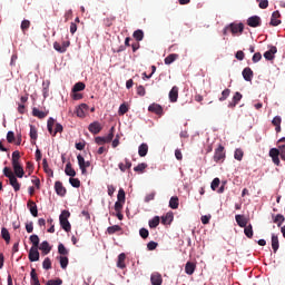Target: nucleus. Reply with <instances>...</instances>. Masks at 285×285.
Here are the masks:
<instances>
[{
	"instance_id": "nucleus-25",
	"label": "nucleus",
	"mask_w": 285,
	"mask_h": 285,
	"mask_svg": "<svg viewBox=\"0 0 285 285\" xmlns=\"http://www.w3.org/2000/svg\"><path fill=\"white\" fill-rule=\"evenodd\" d=\"M118 168H119V170H121V173H126V168L128 170H130L132 168V163H130V160L128 158H126L125 165H124V163H119Z\"/></svg>"
},
{
	"instance_id": "nucleus-61",
	"label": "nucleus",
	"mask_w": 285,
	"mask_h": 285,
	"mask_svg": "<svg viewBox=\"0 0 285 285\" xmlns=\"http://www.w3.org/2000/svg\"><path fill=\"white\" fill-rule=\"evenodd\" d=\"M278 155H281L279 154V149H277V148H272L271 150H269V157L273 159V158H275V157H278Z\"/></svg>"
},
{
	"instance_id": "nucleus-51",
	"label": "nucleus",
	"mask_w": 285,
	"mask_h": 285,
	"mask_svg": "<svg viewBox=\"0 0 285 285\" xmlns=\"http://www.w3.org/2000/svg\"><path fill=\"white\" fill-rule=\"evenodd\" d=\"M230 97V89H224L222 91V97L218 99L219 101H226Z\"/></svg>"
},
{
	"instance_id": "nucleus-29",
	"label": "nucleus",
	"mask_w": 285,
	"mask_h": 285,
	"mask_svg": "<svg viewBox=\"0 0 285 285\" xmlns=\"http://www.w3.org/2000/svg\"><path fill=\"white\" fill-rule=\"evenodd\" d=\"M117 267L126 268V254L121 253L118 255Z\"/></svg>"
},
{
	"instance_id": "nucleus-55",
	"label": "nucleus",
	"mask_w": 285,
	"mask_h": 285,
	"mask_svg": "<svg viewBox=\"0 0 285 285\" xmlns=\"http://www.w3.org/2000/svg\"><path fill=\"white\" fill-rule=\"evenodd\" d=\"M256 1L261 10H266V8H268V0H256Z\"/></svg>"
},
{
	"instance_id": "nucleus-43",
	"label": "nucleus",
	"mask_w": 285,
	"mask_h": 285,
	"mask_svg": "<svg viewBox=\"0 0 285 285\" xmlns=\"http://www.w3.org/2000/svg\"><path fill=\"white\" fill-rule=\"evenodd\" d=\"M69 184H71L72 188H80L81 186V180L79 178H69Z\"/></svg>"
},
{
	"instance_id": "nucleus-27",
	"label": "nucleus",
	"mask_w": 285,
	"mask_h": 285,
	"mask_svg": "<svg viewBox=\"0 0 285 285\" xmlns=\"http://www.w3.org/2000/svg\"><path fill=\"white\" fill-rule=\"evenodd\" d=\"M138 155H139V157H146L148 155V144L142 142L138 147Z\"/></svg>"
},
{
	"instance_id": "nucleus-49",
	"label": "nucleus",
	"mask_w": 285,
	"mask_h": 285,
	"mask_svg": "<svg viewBox=\"0 0 285 285\" xmlns=\"http://www.w3.org/2000/svg\"><path fill=\"white\" fill-rule=\"evenodd\" d=\"M234 159H236L237 161H242V159H244V150L236 149L234 154Z\"/></svg>"
},
{
	"instance_id": "nucleus-48",
	"label": "nucleus",
	"mask_w": 285,
	"mask_h": 285,
	"mask_svg": "<svg viewBox=\"0 0 285 285\" xmlns=\"http://www.w3.org/2000/svg\"><path fill=\"white\" fill-rule=\"evenodd\" d=\"M42 267L45 268V271H50V268H52V261H50L49 257L45 258V261L42 262Z\"/></svg>"
},
{
	"instance_id": "nucleus-26",
	"label": "nucleus",
	"mask_w": 285,
	"mask_h": 285,
	"mask_svg": "<svg viewBox=\"0 0 285 285\" xmlns=\"http://www.w3.org/2000/svg\"><path fill=\"white\" fill-rule=\"evenodd\" d=\"M177 59H179V55L177 53H170L165 58V65L166 66H170V63H175V61H177Z\"/></svg>"
},
{
	"instance_id": "nucleus-41",
	"label": "nucleus",
	"mask_w": 285,
	"mask_h": 285,
	"mask_svg": "<svg viewBox=\"0 0 285 285\" xmlns=\"http://www.w3.org/2000/svg\"><path fill=\"white\" fill-rule=\"evenodd\" d=\"M160 218L159 216H155L149 220V228H157L159 226Z\"/></svg>"
},
{
	"instance_id": "nucleus-39",
	"label": "nucleus",
	"mask_w": 285,
	"mask_h": 285,
	"mask_svg": "<svg viewBox=\"0 0 285 285\" xmlns=\"http://www.w3.org/2000/svg\"><path fill=\"white\" fill-rule=\"evenodd\" d=\"M121 230V226L119 225H114L107 228L108 235H115V233H119Z\"/></svg>"
},
{
	"instance_id": "nucleus-8",
	"label": "nucleus",
	"mask_w": 285,
	"mask_h": 285,
	"mask_svg": "<svg viewBox=\"0 0 285 285\" xmlns=\"http://www.w3.org/2000/svg\"><path fill=\"white\" fill-rule=\"evenodd\" d=\"M148 111L154 112V115H158V117H161V115H164V107H161V105L159 104L154 102L149 105Z\"/></svg>"
},
{
	"instance_id": "nucleus-6",
	"label": "nucleus",
	"mask_w": 285,
	"mask_h": 285,
	"mask_svg": "<svg viewBox=\"0 0 285 285\" xmlns=\"http://www.w3.org/2000/svg\"><path fill=\"white\" fill-rule=\"evenodd\" d=\"M88 130L91 132V135H99V132L104 130V127L101 126V122L94 121L89 125Z\"/></svg>"
},
{
	"instance_id": "nucleus-11",
	"label": "nucleus",
	"mask_w": 285,
	"mask_h": 285,
	"mask_svg": "<svg viewBox=\"0 0 285 285\" xmlns=\"http://www.w3.org/2000/svg\"><path fill=\"white\" fill-rule=\"evenodd\" d=\"M27 208L30 210L32 217H39V209L37 208V203L33 200H28Z\"/></svg>"
},
{
	"instance_id": "nucleus-5",
	"label": "nucleus",
	"mask_w": 285,
	"mask_h": 285,
	"mask_svg": "<svg viewBox=\"0 0 285 285\" xmlns=\"http://www.w3.org/2000/svg\"><path fill=\"white\" fill-rule=\"evenodd\" d=\"M229 32H232V35L235 37L237 35H242L244 32V23L239 22V23H235L232 22L229 24Z\"/></svg>"
},
{
	"instance_id": "nucleus-21",
	"label": "nucleus",
	"mask_w": 285,
	"mask_h": 285,
	"mask_svg": "<svg viewBox=\"0 0 285 285\" xmlns=\"http://www.w3.org/2000/svg\"><path fill=\"white\" fill-rule=\"evenodd\" d=\"M197 268V265L193 262H187L185 265V273L187 275H193Z\"/></svg>"
},
{
	"instance_id": "nucleus-38",
	"label": "nucleus",
	"mask_w": 285,
	"mask_h": 285,
	"mask_svg": "<svg viewBox=\"0 0 285 285\" xmlns=\"http://www.w3.org/2000/svg\"><path fill=\"white\" fill-rule=\"evenodd\" d=\"M117 199H118L117 202L126 204V191L124 190V188H120L118 190Z\"/></svg>"
},
{
	"instance_id": "nucleus-37",
	"label": "nucleus",
	"mask_w": 285,
	"mask_h": 285,
	"mask_svg": "<svg viewBox=\"0 0 285 285\" xmlns=\"http://www.w3.org/2000/svg\"><path fill=\"white\" fill-rule=\"evenodd\" d=\"M244 234L246 235V237H248V239H253V225H246L244 227Z\"/></svg>"
},
{
	"instance_id": "nucleus-57",
	"label": "nucleus",
	"mask_w": 285,
	"mask_h": 285,
	"mask_svg": "<svg viewBox=\"0 0 285 285\" xmlns=\"http://www.w3.org/2000/svg\"><path fill=\"white\" fill-rule=\"evenodd\" d=\"M139 235L142 239H148V236L150 235V233L148 232V229L146 228H140L139 230Z\"/></svg>"
},
{
	"instance_id": "nucleus-62",
	"label": "nucleus",
	"mask_w": 285,
	"mask_h": 285,
	"mask_svg": "<svg viewBox=\"0 0 285 285\" xmlns=\"http://www.w3.org/2000/svg\"><path fill=\"white\" fill-rule=\"evenodd\" d=\"M28 28H30V22H29V20H23V21L21 22V30H22V32H26V30H28Z\"/></svg>"
},
{
	"instance_id": "nucleus-3",
	"label": "nucleus",
	"mask_w": 285,
	"mask_h": 285,
	"mask_svg": "<svg viewBox=\"0 0 285 285\" xmlns=\"http://www.w3.org/2000/svg\"><path fill=\"white\" fill-rule=\"evenodd\" d=\"M77 160H78V166L81 170V175H88V170L87 168H90V161H86V159L83 158V156H81V154H79L77 156Z\"/></svg>"
},
{
	"instance_id": "nucleus-24",
	"label": "nucleus",
	"mask_w": 285,
	"mask_h": 285,
	"mask_svg": "<svg viewBox=\"0 0 285 285\" xmlns=\"http://www.w3.org/2000/svg\"><path fill=\"white\" fill-rule=\"evenodd\" d=\"M32 116L38 117V119H46L48 112L39 110L37 107L32 108Z\"/></svg>"
},
{
	"instance_id": "nucleus-42",
	"label": "nucleus",
	"mask_w": 285,
	"mask_h": 285,
	"mask_svg": "<svg viewBox=\"0 0 285 285\" xmlns=\"http://www.w3.org/2000/svg\"><path fill=\"white\" fill-rule=\"evenodd\" d=\"M112 139H115V127H111L109 134L105 136V141H107V144H110Z\"/></svg>"
},
{
	"instance_id": "nucleus-50",
	"label": "nucleus",
	"mask_w": 285,
	"mask_h": 285,
	"mask_svg": "<svg viewBox=\"0 0 285 285\" xmlns=\"http://www.w3.org/2000/svg\"><path fill=\"white\" fill-rule=\"evenodd\" d=\"M59 262H60L61 268H63V269L68 268L69 261H68L67 256H60Z\"/></svg>"
},
{
	"instance_id": "nucleus-52",
	"label": "nucleus",
	"mask_w": 285,
	"mask_h": 285,
	"mask_svg": "<svg viewBox=\"0 0 285 285\" xmlns=\"http://www.w3.org/2000/svg\"><path fill=\"white\" fill-rule=\"evenodd\" d=\"M47 128H48V131L50 132V135H52L53 128H55V118H49L48 119Z\"/></svg>"
},
{
	"instance_id": "nucleus-10",
	"label": "nucleus",
	"mask_w": 285,
	"mask_h": 285,
	"mask_svg": "<svg viewBox=\"0 0 285 285\" xmlns=\"http://www.w3.org/2000/svg\"><path fill=\"white\" fill-rule=\"evenodd\" d=\"M55 190H56V194L59 195V197H66V187H63V183L57 180L55 183Z\"/></svg>"
},
{
	"instance_id": "nucleus-12",
	"label": "nucleus",
	"mask_w": 285,
	"mask_h": 285,
	"mask_svg": "<svg viewBox=\"0 0 285 285\" xmlns=\"http://www.w3.org/2000/svg\"><path fill=\"white\" fill-rule=\"evenodd\" d=\"M281 17L282 14L279 13V11H274L272 13L269 26H274V27L279 26V23H282V20H279Z\"/></svg>"
},
{
	"instance_id": "nucleus-18",
	"label": "nucleus",
	"mask_w": 285,
	"mask_h": 285,
	"mask_svg": "<svg viewBox=\"0 0 285 285\" xmlns=\"http://www.w3.org/2000/svg\"><path fill=\"white\" fill-rule=\"evenodd\" d=\"M235 219H236V224H238L240 228H246V226L248 225V219H246L244 215H236Z\"/></svg>"
},
{
	"instance_id": "nucleus-54",
	"label": "nucleus",
	"mask_w": 285,
	"mask_h": 285,
	"mask_svg": "<svg viewBox=\"0 0 285 285\" xmlns=\"http://www.w3.org/2000/svg\"><path fill=\"white\" fill-rule=\"evenodd\" d=\"M219 184H222V180H219V178H214L210 185L212 190H217V188H219Z\"/></svg>"
},
{
	"instance_id": "nucleus-33",
	"label": "nucleus",
	"mask_w": 285,
	"mask_h": 285,
	"mask_svg": "<svg viewBox=\"0 0 285 285\" xmlns=\"http://www.w3.org/2000/svg\"><path fill=\"white\" fill-rule=\"evenodd\" d=\"M175 216L173 215V213H167L165 216L161 217V224H171Z\"/></svg>"
},
{
	"instance_id": "nucleus-20",
	"label": "nucleus",
	"mask_w": 285,
	"mask_h": 285,
	"mask_svg": "<svg viewBox=\"0 0 285 285\" xmlns=\"http://www.w3.org/2000/svg\"><path fill=\"white\" fill-rule=\"evenodd\" d=\"M29 261L30 262H39V248H30Z\"/></svg>"
},
{
	"instance_id": "nucleus-64",
	"label": "nucleus",
	"mask_w": 285,
	"mask_h": 285,
	"mask_svg": "<svg viewBox=\"0 0 285 285\" xmlns=\"http://www.w3.org/2000/svg\"><path fill=\"white\" fill-rule=\"evenodd\" d=\"M70 217V212L68 210H62L60 216H59V220L61 219H68Z\"/></svg>"
},
{
	"instance_id": "nucleus-16",
	"label": "nucleus",
	"mask_w": 285,
	"mask_h": 285,
	"mask_svg": "<svg viewBox=\"0 0 285 285\" xmlns=\"http://www.w3.org/2000/svg\"><path fill=\"white\" fill-rule=\"evenodd\" d=\"M38 248L39 250H42V255H48L50 250H52V247L48 240H43Z\"/></svg>"
},
{
	"instance_id": "nucleus-59",
	"label": "nucleus",
	"mask_w": 285,
	"mask_h": 285,
	"mask_svg": "<svg viewBox=\"0 0 285 285\" xmlns=\"http://www.w3.org/2000/svg\"><path fill=\"white\" fill-rule=\"evenodd\" d=\"M61 284H63V281L61 278L50 279L47 282V285H61Z\"/></svg>"
},
{
	"instance_id": "nucleus-56",
	"label": "nucleus",
	"mask_w": 285,
	"mask_h": 285,
	"mask_svg": "<svg viewBox=\"0 0 285 285\" xmlns=\"http://www.w3.org/2000/svg\"><path fill=\"white\" fill-rule=\"evenodd\" d=\"M58 253H59V255H68V250H67L66 246L61 243L58 245Z\"/></svg>"
},
{
	"instance_id": "nucleus-40",
	"label": "nucleus",
	"mask_w": 285,
	"mask_h": 285,
	"mask_svg": "<svg viewBox=\"0 0 285 285\" xmlns=\"http://www.w3.org/2000/svg\"><path fill=\"white\" fill-rule=\"evenodd\" d=\"M148 168V164L140 163L136 167H134L135 173H144Z\"/></svg>"
},
{
	"instance_id": "nucleus-17",
	"label": "nucleus",
	"mask_w": 285,
	"mask_h": 285,
	"mask_svg": "<svg viewBox=\"0 0 285 285\" xmlns=\"http://www.w3.org/2000/svg\"><path fill=\"white\" fill-rule=\"evenodd\" d=\"M86 110H88V105L81 104L76 108V115L77 117L83 118L86 117Z\"/></svg>"
},
{
	"instance_id": "nucleus-58",
	"label": "nucleus",
	"mask_w": 285,
	"mask_h": 285,
	"mask_svg": "<svg viewBox=\"0 0 285 285\" xmlns=\"http://www.w3.org/2000/svg\"><path fill=\"white\" fill-rule=\"evenodd\" d=\"M252 61L253 63H259V61H262V53L261 52L254 53V56L252 57Z\"/></svg>"
},
{
	"instance_id": "nucleus-9",
	"label": "nucleus",
	"mask_w": 285,
	"mask_h": 285,
	"mask_svg": "<svg viewBox=\"0 0 285 285\" xmlns=\"http://www.w3.org/2000/svg\"><path fill=\"white\" fill-rule=\"evenodd\" d=\"M275 55H277V47L272 46L269 48V50L265 51L263 57L267 60V61H273V59H275Z\"/></svg>"
},
{
	"instance_id": "nucleus-53",
	"label": "nucleus",
	"mask_w": 285,
	"mask_h": 285,
	"mask_svg": "<svg viewBox=\"0 0 285 285\" xmlns=\"http://www.w3.org/2000/svg\"><path fill=\"white\" fill-rule=\"evenodd\" d=\"M53 48L55 50H57V52L63 53L66 52V47H63L61 43L59 42H53Z\"/></svg>"
},
{
	"instance_id": "nucleus-23",
	"label": "nucleus",
	"mask_w": 285,
	"mask_h": 285,
	"mask_svg": "<svg viewBox=\"0 0 285 285\" xmlns=\"http://www.w3.org/2000/svg\"><path fill=\"white\" fill-rule=\"evenodd\" d=\"M65 174L68 177H76L77 176V171H75V168H72V164L71 163H67V165L65 167Z\"/></svg>"
},
{
	"instance_id": "nucleus-31",
	"label": "nucleus",
	"mask_w": 285,
	"mask_h": 285,
	"mask_svg": "<svg viewBox=\"0 0 285 285\" xmlns=\"http://www.w3.org/2000/svg\"><path fill=\"white\" fill-rule=\"evenodd\" d=\"M60 226L66 233H70V230H72V226L68 219H61Z\"/></svg>"
},
{
	"instance_id": "nucleus-63",
	"label": "nucleus",
	"mask_w": 285,
	"mask_h": 285,
	"mask_svg": "<svg viewBox=\"0 0 285 285\" xmlns=\"http://www.w3.org/2000/svg\"><path fill=\"white\" fill-rule=\"evenodd\" d=\"M70 217V212L68 210H62L60 216H59V220L61 219H68Z\"/></svg>"
},
{
	"instance_id": "nucleus-60",
	"label": "nucleus",
	"mask_w": 285,
	"mask_h": 285,
	"mask_svg": "<svg viewBox=\"0 0 285 285\" xmlns=\"http://www.w3.org/2000/svg\"><path fill=\"white\" fill-rule=\"evenodd\" d=\"M128 112V106L126 104L120 105L118 115H126Z\"/></svg>"
},
{
	"instance_id": "nucleus-46",
	"label": "nucleus",
	"mask_w": 285,
	"mask_h": 285,
	"mask_svg": "<svg viewBox=\"0 0 285 285\" xmlns=\"http://www.w3.org/2000/svg\"><path fill=\"white\" fill-rule=\"evenodd\" d=\"M115 16H110L108 18L104 19V24L106 26V28H110V26H112V23H115Z\"/></svg>"
},
{
	"instance_id": "nucleus-7",
	"label": "nucleus",
	"mask_w": 285,
	"mask_h": 285,
	"mask_svg": "<svg viewBox=\"0 0 285 285\" xmlns=\"http://www.w3.org/2000/svg\"><path fill=\"white\" fill-rule=\"evenodd\" d=\"M247 26L249 28H259L262 26V18L259 16H252L247 19Z\"/></svg>"
},
{
	"instance_id": "nucleus-2",
	"label": "nucleus",
	"mask_w": 285,
	"mask_h": 285,
	"mask_svg": "<svg viewBox=\"0 0 285 285\" xmlns=\"http://www.w3.org/2000/svg\"><path fill=\"white\" fill-rule=\"evenodd\" d=\"M213 159L216 164H224L226 160V151L223 145H219L218 148L215 149Z\"/></svg>"
},
{
	"instance_id": "nucleus-36",
	"label": "nucleus",
	"mask_w": 285,
	"mask_h": 285,
	"mask_svg": "<svg viewBox=\"0 0 285 285\" xmlns=\"http://www.w3.org/2000/svg\"><path fill=\"white\" fill-rule=\"evenodd\" d=\"M82 90H86V83H83V82H77L72 87V92H81Z\"/></svg>"
},
{
	"instance_id": "nucleus-34",
	"label": "nucleus",
	"mask_w": 285,
	"mask_h": 285,
	"mask_svg": "<svg viewBox=\"0 0 285 285\" xmlns=\"http://www.w3.org/2000/svg\"><path fill=\"white\" fill-rule=\"evenodd\" d=\"M1 237L4 239L6 244H10V232H8V228H1Z\"/></svg>"
},
{
	"instance_id": "nucleus-1",
	"label": "nucleus",
	"mask_w": 285,
	"mask_h": 285,
	"mask_svg": "<svg viewBox=\"0 0 285 285\" xmlns=\"http://www.w3.org/2000/svg\"><path fill=\"white\" fill-rule=\"evenodd\" d=\"M4 177L9 178V184L12 186L13 190L16 193H19L21 190V184H19V180L17 179V176L14 173H12V168L4 167L2 170Z\"/></svg>"
},
{
	"instance_id": "nucleus-15",
	"label": "nucleus",
	"mask_w": 285,
	"mask_h": 285,
	"mask_svg": "<svg viewBox=\"0 0 285 285\" xmlns=\"http://www.w3.org/2000/svg\"><path fill=\"white\" fill-rule=\"evenodd\" d=\"M242 94L239 91H236L235 95L233 96L232 101L228 104V108H235L239 101H242Z\"/></svg>"
},
{
	"instance_id": "nucleus-35",
	"label": "nucleus",
	"mask_w": 285,
	"mask_h": 285,
	"mask_svg": "<svg viewBox=\"0 0 285 285\" xmlns=\"http://www.w3.org/2000/svg\"><path fill=\"white\" fill-rule=\"evenodd\" d=\"M19 163H21V153H19V150H16L12 153L11 164H19Z\"/></svg>"
},
{
	"instance_id": "nucleus-4",
	"label": "nucleus",
	"mask_w": 285,
	"mask_h": 285,
	"mask_svg": "<svg viewBox=\"0 0 285 285\" xmlns=\"http://www.w3.org/2000/svg\"><path fill=\"white\" fill-rule=\"evenodd\" d=\"M12 168H13V175L16 177H18V179H23V175H26V170H23V166L21 165V163H13L11 164Z\"/></svg>"
},
{
	"instance_id": "nucleus-47",
	"label": "nucleus",
	"mask_w": 285,
	"mask_h": 285,
	"mask_svg": "<svg viewBox=\"0 0 285 285\" xmlns=\"http://www.w3.org/2000/svg\"><path fill=\"white\" fill-rule=\"evenodd\" d=\"M37 127H35L33 125H30V138L32 139V141H37Z\"/></svg>"
},
{
	"instance_id": "nucleus-22",
	"label": "nucleus",
	"mask_w": 285,
	"mask_h": 285,
	"mask_svg": "<svg viewBox=\"0 0 285 285\" xmlns=\"http://www.w3.org/2000/svg\"><path fill=\"white\" fill-rule=\"evenodd\" d=\"M253 69H250V67H246L243 70V79H245V81H253Z\"/></svg>"
},
{
	"instance_id": "nucleus-45",
	"label": "nucleus",
	"mask_w": 285,
	"mask_h": 285,
	"mask_svg": "<svg viewBox=\"0 0 285 285\" xmlns=\"http://www.w3.org/2000/svg\"><path fill=\"white\" fill-rule=\"evenodd\" d=\"M284 220L285 218L284 215L282 214H278L274 217V224H277L278 227L282 226V224H284Z\"/></svg>"
},
{
	"instance_id": "nucleus-44",
	"label": "nucleus",
	"mask_w": 285,
	"mask_h": 285,
	"mask_svg": "<svg viewBox=\"0 0 285 285\" xmlns=\"http://www.w3.org/2000/svg\"><path fill=\"white\" fill-rule=\"evenodd\" d=\"M134 38L136 41H144V31L141 29H138L134 32Z\"/></svg>"
},
{
	"instance_id": "nucleus-28",
	"label": "nucleus",
	"mask_w": 285,
	"mask_h": 285,
	"mask_svg": "<svg viewBox=\"0 0 285 285\" xmlns=\"http://www.w3.org/2000/svg\"><path fill=\"white\" fill-rule=\"evenodd\" d=\"M272 248L274 253H277V250H279V238L275 234L272 235Z\"/></svg>"
},
{
	"instance_id": "nucleus-19",
	"label": "nucleus",
	"mask_w": 285,
	"mask_h": 285,
	"mask_svg": "<svg viewBox=\"0 0 285 285\" xmlns=\"http://www.w3.org/2000/svg\"><path fill=\"white\" fill-rule=\"evenodd\" d=\"M42 168L48 177H55V171L50 168V166L48 165V159L46 158L42 160Z\"/></svg>"
},
{
	"instance_id": "nucleus-30",
	"label": "nucleus",
	"mask_w": 285,
	"mask_h": 285,
	"mask_svg": "<svg viewBox=\"0 0 285 285\" xmlns=\"http://www.w3.org/2000/svg\"><path fill=\"white\" fill-rule=\"evenodd\" d=\"M169 208H173V210H177V208H179V198L177 196H173L170 198Z\"/></svg>"
},
{
	"instance_id": "nucleus-14",
	"label": "nucleus",
	"mask_w": 285,
	"mask_h": 285,
	"mask_svg": "<svg viewBox=\"0 0 285 285\" xmlns=\"http://www.w3.org/2000/svg\"><path fill=\"white\" fill-rule=\"evenodd\" d=\"M150 282H151V285H161L164 284V278H161V274L154 273L150 276Z\"/></svg>"
},
{
	"instance_id": "nucleus-13",
	"label": "nucleus",
	"mask_w": 285,
	"mask_h": 285,
	"mask_svg": "<svg viewBox=\"0 0 285 285\" xmlns=\"http://www.w3.org/2000/svg\"><path fill=\"white\" fill-rule=\"evenodd\" d=\"M177 99H179V88H177V86H175L169 91V101H171V104H175V102H177Z\"/></svg>"
},
{
	"instance_id": "nucleus-32",
	"label": "nucleus",
	"mask_w": 285,
	"mask_h": 285,
	"mask_svg": "<svg viewBox=\"0 0 285 285\" xmlns=\"http://www.w3.org/2000/svg\"><path fill=\"white\" fill-rule=\"evenodd\" d=\"M30 243L32 244L31 248H39V236L37 234H33L29 237Z\"/></svg>"
}]
</instances>
